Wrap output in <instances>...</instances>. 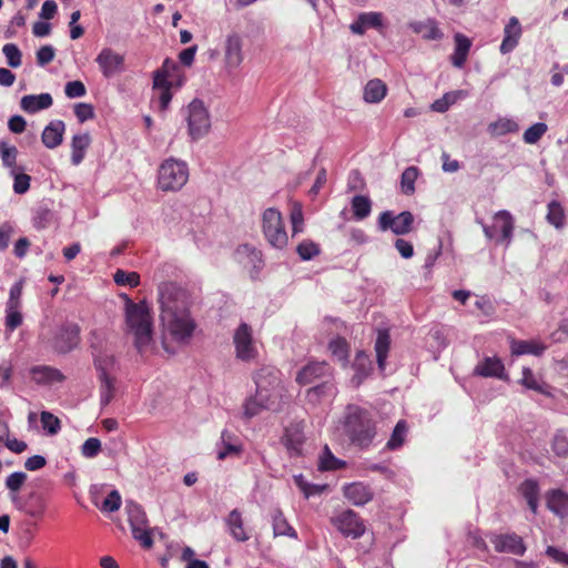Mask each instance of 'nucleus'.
<instances>
[{
  "instance_id": "a211bd4d",
  "label": "nucleus",
  "mask_w": 568,
  "mask_h": 568,
  "mask_svg": "<svg viewBox=\"0 0 568 568\" xmlns=\"http://www.w3.org/2000/svg\"><path fill=\"white\" fill-rule=\"evenodd\" d=\"M242 453V443L236 435L229 430H223L220 442L216 444V457L224 460L227 457L239 456Z\"/></svg>"
},
{
  "instance_id": "bf43d9fd",
  "label": "nucleus",
  "mask_w": 568,
  "mask_h": 568,
  "mask_svg": "<svg viewBox=\"0 0 568 568\" xmlns=\"http://www.w3.org/2000/svg\"><path fill=\"white\" fill-rule=\"evenodd\" d=\"M546 131L547 125L542 122H538L525 131L523 139L527 144H535L541 139Z\"/></svg>"
},
{
  "instance_id": "a18cd8bd",
  "label": "nucleus",
  "mask_w": 568,
  "mask_h": 568,
  "mask_svg": "<svg viewBox=\"0 0 568 568\" xmlns=\"http://www.w3.org/2000/svg\"><path fill=\"white\" fill-rule=\"evenodd\" d=\"M94 365L99 373L98 377H103V375H113L116 368L115 358L109 353L95 355Z\"/></svg>"
},
{
  "instance_id": "e433bc0d",
  "label": "nucleus",
  "mask_w": 568,
  "mask_h": 568,
  "mask_svg": "<svg viewBox=\"0 0 568 568\" xmlns=\"http://www.w3.org/2000/svg\"><path fill=\"white\" fill-rule=\"evenodd\" d=\"M511 353L516 356L532 354L539 356L544 353L545 346L535 341H516L510 342Z\"/></svg>"
},
{
  "instance_id": "f3484780",
  "label": "nucleus",
  "mask_w": 568,
  "mask_h": 568,
  "mask_svg": "<svg viewBox=\"0 0 568 568\" xmlns=\"http://www.w3.org/2000/svg\"><path fill=\"white\" fill-rule=\"evenodd\" d=\"M490 541L498 552H508L521 556L526 551V546L521 537L516 534L493 535Z\"/></svg>"
},
{
  "instance_id": "69168bd1",
  "label": "nucleus",
  "mask_w": 568,
  "mask_h": 568,
  "mask_svg": "<svg viewBox=\"0 0 568 568\" xmlns=\"http://www.w3.org/2000/svg\"><path fill=\"white\" fill-rule=\"evenodd\" d=\"M121 506V496L118 490H112L101 505L102 511H116Z\"/></svg>"
},
{
  "instance_id": "6e6d98bb",
  "label": "nucleus",
  "mask_w": 568,
  "mask_h": 568,
  "mask_svg": "<svg viewBox=\"0 0 568 568\" xmlns=\"http://www.w3.org/2000/svg\"><path fill=\"white\" fill-rule=\"evenodd\" d=\"M113 280L118 285L121 286H130L135 287L140 284V275L136 272H125L123 270H118L114 275Z\"/></svg>"
},
{
  "instance_id": "0eeeda50",
  "label": "nucleus",
  "mask_w": 568,
  "mask_h": 568,
  "mask_svg": "<svg viewBox=\"0 0 568 568\" xmlns=\"http://www.w3.org/2000/svg\"><path fill=\"white\" fill-rule=\"evenodd\" d=\"M184 116L187 123V133L192 141H197L210 132L211 116L203 101L192 100L184 110Z\"/></svg>"
},
{
  "instance_id": "f704fd0d",
  "label": "nucleus",
  "mask_w": 568,
  "mask_h": 568,
  "mask_svg": "<svg viewBox=\"0 0 568 568\" xmlns=\"http://www.w3.org/2000/svg\"><path fill=\"white\" fill-rule=\"evenodd\" d=\"M390 346V336L387 329H381L378 331L376 342H375V352H376V358L378 368L381 371H384L385 368V362L387 358V354Z\"/></svg>"
},
{
  "instance_id": "39448f33",
  "label": "nucleus",
  "mask_w": 568,
  "mask_h": 568,
  "mask_svg": "<svg viewBox=\"0 0 568 568\" xmlns=\"http://www.w3.org/2000/svg\"><path fill=\"white\" fill-rule=\"evenodd\" d=\"M189 180V168L184 161L170 158L162 162L158 171V185L164 191H179Z\"/></svg>"
},
{
  "instance_id": "2f4dec72",
  "label": "nucleus",
  "mask_w": 568,
  "mask_h": 568,
  "mask_svg": "<svg viewBox=\"0 0 568 568\" xmlns=\"http://www.w3.org/2000/svg\"><path fill=\"white\" fill-rule=\"evenodd\" d=\"M383 16L378 12L362 13L356 21L351 24L352 32L363 34L369 28L382 27Z\"/></svg>"
},
{
  "instance_id": "37998d69",
  "label": "nucleus",
  "mask_w": 568,
  "mask_h": 568,
  "mask_svg": "<svg viewBox=\"0 0 568 568\" xmlns=\"http://www.w3.org/2000/svg\"><path fill=\"white\" fill-rule=\"evenodd\" d=\"M466 95V92L463 90L445 93L440 99L434 101L430 108L435 112L444 113L449 109L450 105L456 103L459 99L465 98Z\"/></svg>"
},
{
  "instance_id": "473e14b6",
  "label": "nucleus",
  "mask_w": 568,
  "mask_h": 568,
  "mask_svg": "<svg viewBox=\"0 0 568 568\" xmlns=\"http://www.w3.org/2000/svg\"><path fill=\"white\" fill-rule=\"evenodd\" d=\"M387 94V85L379 79L369 80L363 92V99L367 103H379Z\"/></svg>"
},
{
  "instance_id": "49530a36",
  "label": "nucleus",
  "mask_w": 568,
  "mask_h": 568,
  "mask_svg": "<svg viewBox=\"0 0 568 568\" xmlns=\"http://www.w3.org/2000/svg\"><path fill=\"white\" fill-rule=\"evenodd\" d=\"M336 387L331 381H325L307 390V398L312 403L321 400L323 397L334 396Z\"/></svg>"
},
{
  "instance_id": "1a4fd4ad",
  "label": "nucleus",
  "mask_w": 568,
  "mask_h": 568,
  "mask_svg": "<svg viewBox=\"0 0 568 568\" xmlns=\"http://www.w3.org/2000/svg\"><path fill=\"white\" fill-rule=\"evenodd\" d=\"M178 69V64L166 59L160 70L154 72L153 77V90L158 94V103L161 111H165L171 102V81L169 77L173 71Z\"/></svg>"
},
{
  "instance_id": "13d9d810",
  "label": "nucleus",
  "mask_w": 568,
  "mask_h": 568,
  "mask_svg": "<svg viewBox=\"0 0 568 568\" xmlns=\"http://www.w3.org/2000/svg\"><path fill=\"white\" fill-rule=\"evenodd\" d=\"M417 175L418 170L415 166H409L402 173L400 184L405 194L414 193Z\"/></svg>"
},
{
  "instance_id": "09e8293b",
  "label": "nucleus",
  "mask_w": 568,
  "mask_h": 568,
  "mask_svg": "<svg viewBox=\"0 0 568 568\" xmlns=\"http://www.w3.org/2000/svg\"><path fill=\"white\" fill-rule=\"evenodd\" d=\"M328 348L332 355L345 366L349 355L347 342L344 338L337 337L329 343Z\"/></svg>"
},
{
  "instance_id": "6ab92c4d",
  "label": "nucleus",
  "mask_w": 568,
  "mask_h": 568,
  "mask_svg": "<svg viewBox=\"0 0 568 568\" xmlns=\"http://www.w3.org/2000/svg\"><path fill=\"white\" fill-rule=\"evenodd\" d=\"M30 377L38 385L62 383L65 378L58 368L48 365H36L31 367Z\"/></svg>"
},
{
  "instance_id": "680f3d73",
  "label": "nucleus",
  "mask_w": 568,
  "mask_h": 568,
  "mask_svg": "<svg viewBox=\"0 0 568 568\" xmlns=\"http://www.w3.org/2000/svg\"><path fill=\"white\" fill-rule=\"evenodd\" d=\"M13 176V191L17 194H24L30 187L31 178L24 173H18L16 169L11 170Z\"/></svg>"
},
{
  "instance_id": "c85d7f7f",
  "label": "nucleus",
  "mask_w": 568,
  "mask_h": 568,
  "mask_svg": "<svg viewBox=\"0 0 568 568\" xmlns=\"http://www.w3.org/2000/svg\"><path fill=\"white\" fill-rule=\"evenodd\" d=\"M504 364L498 357H486L475 367V374L483 377H504Z\"/></svg>"
},
{
  "instance_id": "412c9836",
  "label": "nucleus",
  "mask_w": 568,
  "mask_h": 568,
  "mask_svg": "<svg viewBox=\"0 0 568 568\" xmlns=\"http://www.w3.org/2000/svg\"><path fill=\"white\" fill-rule=\"evenodd\" d=\"M53 104L50 93L28 94L21 98L20 108L30 114L49 109Z\"/></svg>"
},
{
  "instance_id": "393cba45",
  "label": "nucleus",
  "mask_w": 568,
  "mask_h": 568,
  "mask_svg": "<svg viewBox=\"0 0 568 568\" xmlns=\"http://www.w3.org/2000/svg\"><path fill=\"white\" fill-rule=\"evenodd\" d=\"M409 28L413 32L419 34L425 40H440L444 37V33L438 28L437 22L433 19L413 21L409 23Z\"/></svg>"
},
{
  "instance_id": "338daca9",
  "label": "nucleus",
  "mask_w": 568,
  "mask_h": 568,
  "mask_svg": "<svg viewBox=\"0 0 568 568\" xmlns=\"http://www.w3.org/2000/svg\"><path fill=\"white\" fill-rule=\"evenodd\" d=\"M64 93L70 99L81 98V97L85 95L87 89L81 81L74 80V81H70L65 84Z\"/></svg>"
},
{
  "instance_id": "423d86ee",
  "label": "nucleus",
  "mask_w": 568,
  "mask_h": 568,
  "mask_svg": "<svg viewBox=\"0 0 568 568\" xmlns=\"http://www.w3.org/2000/svg\"><path fill=\"white\" fill-rule=\"evenodd\" d=\"M262 232L272 247L283 250L287 246L288 235L282 213L277 209L268 207L262 213Z\"/></svg>"
},
{
  "instance_id": "bb28decb",
  "label": "nucleus",
  "mask_w": 568,
  "mask_h": 568,
  "mask_svg": "<svg viewBox=\"0 0 568 568\" xmlns=\"http://www.w3.org/2000/svg\"><path fill=\"white\" fill-rule=\"evenodd\" d=\"M328 372H329V367L325 362L310 363L308 365H306L298 372V374L296 376V381L300 384H304V385L311 384L315 379L327 375Z\"/></svg>"
},
{
  "instance_id": "e2e57ef3",
  "label": "nucleus",
  "mask_w": 568,
  "mask_h": 568,
  "mask_svg": "<svg viewBox=\"0 0 568 568\" xmlns=\"http://www.w3.org/2000/svg\"><path fill=\"white\" fill-rule=\"evenodd\" d=\"M41 424L49 435L58 434L61 428L59 418L49 412L41 413Z\"/></svg>"
},
{
  "instance_id": "3c124183",
  "label": "nucleus",
  "mask_w": 568,
  "mask_h": 568,
  "mask_svg": "<svg viewBox=\"0 0 568 568\" xmlns=\"http://www.w3.org/2000/svg\"><path fill=\"white\" fill-rule=\"evenodd\" d=\"M547 221L556 229H561L565 222V213L562 206L552 201L548 204Z\"/></svg>"
},
{
  "instance_id": "a878e982",
  "label": "nucleus",
  "mask_w": 568,
  "mask_h": 568,
  "mask_svg": "<svg viewBox=\"0 0 568 568\" xmlns=\"http://www.w3.org/2000/svg\"><path fill=\"white\" fill-rule=\"evenodd\" d=\"M353 368L355 369V374L351 383L354 387H358L372 372V361L369 356L365 352H357Z\"/></svg>"
},
{
  "instance_id": "de8ad7c7",
  "label": "nucleus",
  "mask_w": 568,
  "mask_h": 568,
  "mask_svg": "<svg viewBox=\"0 0 568 568\" xmlns=\"http://www.w3.org/2000/svg\"><path fill=\"white\" fill-rule=\"evenodd\" d=\"M352 210L356 220H364L371 214L372 202L367 196L355 195L352 200Z\"/></svg>"
},
{
  "instance_id": "ea45409f",
  "label": "nucleus",
  "mask_w": 568,
  "mask_h": 568,
  "mask_svg": "<svg viewBox=\"0 0 568 568\" xmlns=\"http://www.w3.org/2000/svg\"><path fill=\"white\" fill-rule=\"evenodd\" d=\"M520 383L529 389L536 390L540 394H544L546 396H552L550 392V386H548L546 383L539 381L530 368L524 367L523 368V376L520 379Z\"/></svg>"
},
{
  "instance_id": "7c9ffc66",
  "label": "nucleus",
  "mask_w": 568,
  "mask_h": 568,
  "mask_svg": "<svg viewBox=\"0 0 568 568\" xmlns=\"http://www.w3.org/2000/svg\"><path fill=\"white\" fill-rule=\"evenodd\" d=\"M226 525L231 536L235 540L244 542L250 539V535L244 528L242 515L237 509H234L229 514Z\"/></svg>"
},
{
  "instance_id": "4468645a",
  "label": "nucleus",
  "mask_w": 568,
  "mask_h": 568,
  "mask_svg": "<svg viewBox=\"0 0 568 568\" xmlns=\"http://www.w3.org/2000/svg\"><path fill=\"white\" fill-rule=\"evenodd\" d=\"M95 62L102 75L106 79L113 78L124 71V55L111 48H104L95 58Z\"/></svg>"
},
{
  "instance_id": "0e129e2a",
  "label": "nucleus",
  "mask_w": 568,
  "mask_h": 568,
  "mask_svg": "<svg viewBox=\"0 0 568 568\" xmlns=\"http://www.w3.org/2000/svg\"><path fill=\"white\" fill-rule=\"evenodd\" d=\"M101 452V442L95 437L88 438L81 446V454L85 458H93Z\"/></svg>"
},
{
  "instance_id": "ddd939ff",
  "label": "nucleus",
  "mask_w": 568,
  "mask_h": 568,
  "mask_svg": "<svg viewBox=\"0 0 568 568\" xmlns=\"http://www.w3.org/2000/svg\"><path fill=\"white\" fill-rule=\"evenodd\" d=\"M414 216L410 212L405 211L397 215L385 211L379 215L378 226L382 231L392 230L396 235H404L412 231Z\"/></svg>"
},
{
  "instance_id": "603ef678",
  "label": "nucleus",
  "mask_w": 568,
  "mask_h": 568,
  "mask_svg": "<svg viewBox=\"0 0 568 568\" xmlns=\"http://www.w3.org/2000/svg\"><path fill=\"white\" fill-rule=\"evenodd\" d=\"M297 254L303 261H310L321 253L320 245L311 240H305L297 245Z\"/></svg>"
},
{
  "instance_id": "052dcab7",
  "label": "nucleus",
  "mask_w": 568,
  "mask_h": 568,
  "mask_svg": "<svg viewBox=\"0 0 568 568\" xmlns=\"http://www.w3.org/2000/svg\"><path fill=\"white\" fill-rule=\"evenodd\" d=\"M2 52L11 68H18L21 65V51L14 43L4 44Z\"/></svg>"
},
{
  "instance_id": "79ce46f5",
  "label": "nucleus",
  "mask_w": 568,
  "mask_h": 568,
  "mask_svg": "<svg viewBox=\"0 0 568 568\" xmlns=\"http://www.w3.org/2000/svg\"><path fill=\"white\" fill-rule=\"evenodd\" d=\"M272 526L274 537L288 536L296 537L295 530L288 525L281 510L275 509L272 514Z\"/></svg>"
},
{
  "instance_id": "f03ea898",
  "label": "nucleus",
  "mask_w": 568,
  "mask_h": 568,
  "mask_svg": "<svg viewBox=\"0 0 568 568\" xmlns=\"http://www.w3.org/2000/svg\"><path fill=\"white\" fill-rule=\"evenodd\" d=\"M128 332L134 338V346L141 355L153 351V322L145 302H129L125 307Z\"/></svg>"
},
{
  "instance_id": "7ed1b4c3",
  "label": "nucleus",
  "mask_w": 568,
  "mask_h": 568,
  "mask_svg": "<svg viewBox=\"0 0 568 568\" xmlns=\"http://www.w3.org/2000/svg\"><path fill=\"white\" fill-rule=\"evenodd\" d=\"M343 430L359 447H367L375 436V426L369 414L356 405L346 407Z\"/></svg>"
},
{
  "instance_id": "6e6552de",
  "label": "nucleus",
  "mask_w": 568,
  "mask_h": 568,
  "mask_svg": "<svg viewBox=\"0 0 568 568\" xmlns=\"http://www.w3.org/2000/svg\"><path fill=\"white\" fill-rule=\"evenodd\" d=\"M125 513L128 515V521L131 526L133 538L140 541L141 546L144 548H151L153 540L150 536L146 515L142 507L139 504L129 500L125 504Z\"/></svg>"
},
{
  "instance_id": "9d476101",
  "label": "nucleus",
  "mask_w": 568,
  "mask_h": 568,
  "mask_svg": "<svg viewBox=\"0 0 568 568\" xmlns=\"http://www.w3.org/2000/svg\"><path fill=\"white\" fill-rule=\"evenodd\" d=\"M233 344L235 347V356L243 362H251L257 357V347L253 338L252 328L242 323L234 332Z\"/></svg>"
},
{
  "instance_id": "5701e85b",
  "label": "nucleus",
  "mask_w": 568,
  "mask_h": 568,
  "mask_svg": "<svg viewBox=\"0 0 568 568\" xmlns=\"http://www.w3.org/2000/svg\"><path fill=\"white\" fill-rule=\"evenodd\" d=\"M65 125L62 121H51L43 130L41 140L48 149L58 148L63 141Z\"/></svg>"
},
{
  "instance_id": "864d4df0",
  "label": "nucleus",
  "mask_w": 568,
  "mask_h": 568,
  "mask_svg": "<svg viewBox=\"0 0 568 568\" xmlns=\"http://www.w3.org/2000/svg\"><path fill=\"white\" fill-rule=\"evenodd\" d=\"M345 465L344 462L337 459L327 446L324 447V450L320 458V468L322 470H334L339 469Z\"/></svg>"
},
{
  "instance_id": "4be33fe9",
  "label": "nucleus",
  "mask_w": 568,
  "mask_h": 568,
  "mask_svg": "<svg viewBox=\"0 0 568 568\" xmlns=\"http://www.w3.org/2000/svg\"><path fill=\"white\" fill-rule=\"evenodd\" d=\"M520 36H521V26L519 23V20L516 17H513L509 19L508 23L505 26L504 39L500 44V52L503 54H506V53L513 51L516 48V45L518 44Z\"/></svg>"
},
{
  "instance_id": "72a5a7b5",
  "label": "nucleus",
  "mask_w": 568,
  "mask_h": 568,
  "mask_svg": "<svg viewBox=\"0 0 568 568\" xmlns=\"http://www.w3.org/2000/svg\"><path fill=\"white\" fill-rule=\"evenodd\" d=\"M90 143L91 138L89 133L73 135L71 141V162L73 165H79L83 161Z\"/></svg>"
},
{
  "instance_id": "4c0bfd02",
  "label": "nucleus",
  "mask_w": 568,
  "mask_h": 568,
  "mask_svg": "<svg viewBox=\"0 0 568 568\" xmlns=\"http://www.w3.org/2000/svg\"><path fill=\"white\" fill-rule=\"evenodd\" d=\"M547 506L556 515L564 517L568 514V495L554 490L547 496Z\"/></svg>"
},
{
  "instance_id": "aec40b11",
  "label": "nucleus",
  "mask_w": 568,
  "mask_h": 568,
  "mask_svg": "<svg viewBox=\"0 0 568 568\" xmlns=\"http://www.w3.org/2000/svg\"><path fill=\"white\" fill-rule=\"evenodd\" d=\"M344 496L355 506H364L373 499V490L363 483H352L343 488Z\"/></svg>"
},
{
  "instance_id": "a19ab883",
  "label": "nucleus",
  "mask_w": 568,
  "mask_h": 568,
  "mask_svg": "<svg viewBox=\"0 0 568 568\" xmlns=\"http://www.w3.org/2000/svg\"><path fill=\"white\" fill-rule=\"evenodd\" d=\"M100 381V404L106 406L111 403L115 395L116 378L114 375H103Z\"/></svg>"
},
{
  "instance_id": "20e7f679",
  "label": "nucleus",
  "mask_w": 568,
  "mask_h": 568,
  "mask_svg": "<svg viewBox=\"0 0 568 568\" xmlns=\"http://www.w3.org/2000/svg\"><path fill=\"white\" fill-rule=\"evenodd\" d=\"M256 393L274 410L280 408L283 387L278 371L274 367H262L255 374Z\"/></svg>"
},
{
  "instance_id": "9b49d317",
  "label": "nucleus",
  "mask_w": 568,
  "mask_h": 568,
  "mask_svg": "<svg viewBox=\"0 0 568 568\" xmlns=\"http://www.w3.org/2000/svg\"><path fill=\"white\" fill-rule=\"evenodd\" d=\"M331 523L344 537L353 539L359 538L366 530L362 518L351 509L333 516Z\"/></svg>"
},
{
  "instance_id": "8fccbe9b",
  "label": "nucleus",
  "mask_w": 568,
  "mask_h": 568,
  "mask_svg": "<svg viewBox=\"0 0 568 568\" xmlns=\"http://www.w3.org/2000/svg\"><path fill=\"white\" fill-rule=\"evenodd\" d=\"M551 448L558 457H568V429H560L555 434Z\"/></svg>"
},
{
  "instance_id": "5fc2aeb1",
  "label": "nucleus",
  "mask_w": 568,
  "mask_h": 568,
  "mask_svg": "<svg viewBox=\"0 0 568 568\" xmlns=\"http://www.w3.org/2000/svg\"><path fill=\"white\" fill-rule=\"evenodd\" d=\"M18 150L14 145H9L7 142H0V156L4 166L11 170L16 169Z\"/></svg>"
},
{
  "instance_id": "b1692460",
  "label": "nucleus",
  "mask_w": 568,
  "mask_h": 568,
  "mask_svg": "<svg viewBox=\"0 0 568 568\" xmlns=\"http://www.w3.org/2000/svg\"><path fill=\"white\" fill-rule=\"evenodd\" d=\"M303 428L304 426L302 423H294L285 429L284 444L292 454H301L305 438Z\"/></svg>"
},
{
  "instance_id": "c756f323",
  "label": "nucleus",
  "mask_w": 568,
  "mask_h": 568,
  "mask_svg": "<svg viewBox=\"0 0 568 568\" xmlns=\"http://www.w3.org/2000/svg\"><path fill=\"white\" fill-rule=\"evenodd\" d=\"M454 40H455V50L450 57V60H452V63L454 67L463 68L467 60V57H468V53H469V50L471 47V41L469 38H467L466 36H464L462 33H456L454 37Z\"/></svg>"
},
{
  "instance_id": "2eb2a0df",
  "label": "nucleus",
  "mask_w": 568,
  "mask_h": 568,
  "mask_svg": "<svg viewBox=\"0 0 568 568\" xmlns=\"http://www.w3.org/2000/svg\"><path fill=\"white\" fill-rule=\"evenodd\" d=\"M79 333L80 329L78 325H63L55 331L52 339L50 341V345L57 353H68L78 345Z\"/></svg>"
},
{
  "instance_id": "c9c22d12",
  "label": "nucleus",
  "mask_w": 568,
  "mask_h": 568,
  "mask_svg": "<svg viewBox=\"0 0 568 568\" xmlns=\"http://www.w3.org/2000/svg\"><path fill=\"white\" fill-rule=\"evenodd\" d=\"M263 410H273L261 397V394H255L248 397L243 404V417L251 419L260 415Z\"/></svg>"
},
{
  "instance_id": "dca6fc26",
  "label": "nucleus",
  "mask_w": 568,
  "mask_h": 568,
  "mask_svg": "<svg viewBox=\"0 0 568 568\" xmlns=\"http://www.w3.org/2000/svg\"><path fill=\"white\" fill-rule=\"evenodd\" d=\"M244 60L243 40L240 34L231 33L225 39L224 63L229 71L237 69Z\"/></svg>"
},
{
  "instance_id": "c03bdc74",
  "label": "nucleus",
  "mask_w": 568,
  "mask_h": 568,
  "mask_svg": "<svg viewBox=\"0 0 568 568\" xmlns=\"http://www.w3.org/2000/svg\"><path fill=\"white\" fill-rule=\"evenodd\" d=\"M520 493L527 500V504L532 513L538 508L539 488L535 480L527 479L520 485Z\"/></svg>"
},
{
  "instance_id": "4d7b16f0",
  "label": "nucleus",
  "mask_w": 568,
  "mask_h": 568,
  "mask_svg": "<svg viewBox=\"0 0 568 568\" xmlns=\"http://www.w3.org/2000/svg\"><path fill=\"white\" fill-rule=\"evenodd\" d=\"M406 433H407L406 423L404 420H399L396 424L389 440L387 442V447L389 449H396V448L400 447L405 440Z\"/></svg>"
},
{
  "instance_id": "cd10ccee",
  "label": "nucleus",
  "mask_w": 568,
  "mask_h": 568,
  "mask_svg": "<svg viewBox=\"0 0 568 568\" xmlns=\"http://www.w3.org/2000/svg\"><path fill=\"white\" fill-rule=\"evenodd\" d=\"M235 258L244 267L260 268L262 264L261 252L248 244L240 245L236 248Z\"/></svg>"
},
{
  "instance_id": "774afa93",
  "label": "nucleus",
  "mask_w": 568,
  "mask_h": 568,
  "mask_svg": "<svg viewBox=\"0 0 568 568\" xmlns=\"http://www.w3.org/2000/svg\"><path fill=\"white\" fill-rule=\"evenodd\" d=\"M27 479V474L16 471L10 474L6 479V487L11 491H18Z\"/></svg>"
},
{
  "instance_id": "f257e3e1",
  "label": "nucleus",
  "mask_w": 568,
  "mask_h": 568,
  "mask_svg": "<svg viewBox=\"0 0 568 568\" xmlns=\"http://www.w3.org/2000/svg\"><path fill=\"white\" fill-rule=\"evenodd\" d=\"M159 303L164 335L178 343H189L196 322L190 311L192 302L187 291L173 282L162 283L159 286Z\"/></svg>"
},
{
  "instance_id": "f8f14e48",
  "label": "nucleus",
  "mask_w": 568,
  "mask_h": 568,
  "mask_svg": "<svg viewBox=\"0 0 568 568\" xmlns=\"http://www.w3.org/2000/svg\"><path fill=\"white\" fill-rule=\"evenodd\" d=\"M514 226L513 215L508 211L501 210L494 215L493 225H483V231L488 239H494L500 233L497 242H506L508 245L513 237Z\"/></svg>"
},
{
  "instance_id": "58836bf2",
  "label": "nucleus",
  "mask_w": 568,
  "mask_h": 568,
  "mask_svg": "<svg viewBox=\"0 0 568 568\" xmlns=\"http://www.w3.org/2000/svg\"><path fill=\"white\" fill-rule=\"evenodd\" d=\"M487 130L493 136H501L508 133L518 132L519 125L513 119L499 118L498 120L491 122Z\"/></svg>"
}]
</instances>
